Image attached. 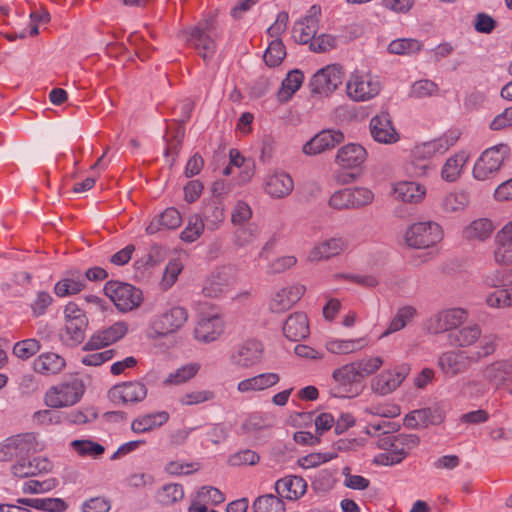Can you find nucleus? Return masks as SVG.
<instances>
[{
	"mask_svg": "<svg viewBox=\"0 0 512 512\" xmlns=\"http://www.w3.org/2000/svg\"><path fill=\"white\" fill-rule=\"evenodd\" d=\"M253 510L254 512H284L285 505L284 502L272 495L266 494L259 496L253 502Z\"/></svg>",
	"mask_w": 512,
	"mask_h": 512,
	"instance_id": "obj_52",
	"label": "nucleus"
},
{
	"mask_svg": "<svg viewBox=\"0 0 512 512\" xmlns=\"http://www.w3.org/2000/svg\"><path fill=\"white\" fill-rule=\"evenodd\" d=\"M348 189L353 209H361L369 206L375 199L374 192L368 187L353 186L348 187Z\"/></svg>",
	"mask_w": 512,
	"mask_h": 512,
	"instance_id": "obj_54",
	"label": "nucleus"
},
{
	"mask_svg": "<svg viewBox=\"0 0 512 512\" xmlns=\"http://www.w3.org/2000/svg\"><path fill=\"white\" fill-rule=\"evenodd\" d=\"M200 364L188 363L171 372L164 380L165 385H181L192 379L199 371Z\"/></svg>",
	"mask_w": 512,
	"mask_h": 512,
	"instance_id": "obj_51",
	"label": "nucleus"
},
{
	"mask_svg": "<svg viewBox=\"0 0 512 512\" xmlns=\"http://www.w3.org/2000/svg\"><path fill=\"white\" fill-rule=\"evenodd\" d=\"M468 318L467 310L459 307L446 308L430 315L424 322V329L433 335L457 329Z\"/></svg>",
	"mask_w": 512,
	"mask_h": 512,
	"instance_id": "obj_8",
	"label": "nucleus"
},
{
	"mask_svg": "<svg viewBox=\"0 0 512 512\" xmlns=\"http://www.w3.org/2000/svg\"><path fill=\"white\" fill-rule=\"evenodd\" d=\"M104 293L123 313L138 308L143 302L142 291L129 283L109 281L105 284Z\"/></svg>",
	"mask_w": 512,
	"mask_h": 512,
	"instance_id": "obj_7",
	"label": "nucleus"
},
{
	"mask_svg": "<svg viewBox=\"0 0 512 512\" xmlns=\"http://www.w3.org/2000/svg\"><path fill=\"white\" fill-rule=\"evenodd\" d=\"M69 447L80 457L97 458L105 451L104 446L89 439H76L69 443Z\"/></svg>",
	"mask_w": 512,
	"mask_h": 512,
	"instance_id": "obj_49",
	"label": "nucleus"
},
{
	"mask_svg": "<svg viewBox=\"0 0 512 512\" xmlns=\"http://www.w3.org/2000/svg\"><path fill=\"white\" fill-rule=\"evenodd\" d=\"M471 361V356L463 351H447L440 355L438 366L443 374L454 377L465 372Z\"/></svg>",
	"mask_w": 512,
	"mask_h": 512,
	"instance_id": "obj_29",
	"label": "nucleus"
},
{
	"mask_svg": "<svg viewBox=\"0 0 512 512\" xmlns=\"http://www.w3.org/2000/svg\"><path fill=\"white\" fill-rule=\"evenodd\" d=\"M427 159L416 158L413 156V149L410 153V159L403 165L404 172L411 177L424 178L427 177L430 171V165L424 163Z\"/></svg>",
	"mask_w": 512,
	"mask_h": 512,
	"instance_id": "obj_59",
	"label": "nucleus"
},
{
	"mask_svg": "<svg viewBox=\"0 0 512 512\" xmlns=\"http://www.w3.org/2000/svg\"><path fill=\"white\" fill-rule=\"evenodd\" d=\"M367 159L366 149L357 143L342 146L336 154V163L344 169L361 167Z\"/></svg>",
	"mask_w": 512,
	"mask_h": 512,
	"instance_id": "obj_34",
	"label": "nucleus"
},
{
	"mask_svg": "<svg viewBox=\"0 0 512 512\" xmlns=\"http://www.w3.org/2000/svg\"><path fill=\"white\" fill-rule=\"evenodd\" d=\"M348 246L343 237H331L316 243L307 253L306 261L318 263L339 255Z\"/></svg>",
	"mask_w": 512,
	"mask_h": 512,
	"instance_id": "obj_23",
	"label": "nucleus"
},
{
	"mask_svg": "<svg viewBox=\"0 0 512 512\" xmlns=\"http://www.w3.org/2000/svg\"><path fill=\"white\" fill-rule=\"evenodd\" d=\"M362 379L375 374L384 364V359L378 355H368L355 360Z\"/></svg>",
	"mask_w": 512,
	"mask_h": 512,
	"instance_id": "obj_58",
	"label": "nucleus"
},
{
	"mask_svg": "<svg viewBox=\"0 0 512 512\" xmlns=\"http://www.w3.org/2000/svg\"><path fill=\"white\" fill-rule=\"evenodd\" d=\"M337 456L338 453L335 450L310 453L306 456L300 457L298 459V464L303 469H311L321 464L327 463L337 458Z\"/></svg>",
	"mask_w": 512,
	"mask_h": 512,
	"instance_id": "obj_56",
	"label": "nucleus"
},
{
	"mask_svg": "<svg viewBox=\"0 0 512 512\" xmlns=\"http://www.w3.org/2000/svg\"><path fill=\"white\" fill-rule=\"evenodd\" d=\"M170 419L167 411H153L138 415L131 422V430L135 434H146L164 426Z\"/></svg>",
	"mask_w": 512,
	"mask_h": 512,
	"instance_id": "obj_33",
	"label": "nucleus"
},
{
	"mask_svg": "<svg viewBox=\"0 0 512 512\" xmlns=\"http://www.w3.org/2000/svg\"><path fill=\"white\" fill-rule=\"evenodd\" d=\"M238 228L234 231V243L239 247L252 244L259 237V227L254 223L237 225Z\"/></svg>",
	"mask_w": 512,
	"mask_h": 512,
	"instance_id": "obj_53",
	"label": "nucleus"
},
{
	"mask_svg": "<svg viewBox=\"0 0 512 512\" xmlns=\"http://www.w3.org/2000/svg\"><path fill=\"white\" fill-rule=\"evenodd\" d=\"M305 286L290 284L277 287L271 293L268 306L273 313H283L297 303L305 293Z\"/></svg>",
	"mask_w": 512,
	"mask_h": 512,
	"instance_id": "obj_18",
	"label": "nucleus"
},
{
	"mask_svg": "<svg viewBox=\"0 0 512 512\" xmlns=\"http://www.w3.org/2000/svg\"><path fill=\"white\" fill-rule=\"evenodd\" d=\"M460 135L459 130L451 129L435 139L416 144L413 147V156L429 160L443 155L458 142Z\"/></svg>",
	"mask_w": 512,
	"mask_h": 512,
	"instance_id": "obj_13",
	"label": "nucleus"
},
{
	"mask_svg": "<svg viewBox=\"0 0 512 512\" xmlns=\"http://www.w3.org/2000/svg\"><path fill=\"white\" fill-rule=\"evenodd\" d=\"M331 377L335 387L330 390V395L336 398H348L357 394L354 386L363 380L355 361L334 369Z\"/></svg>",
	"mask_w": 512,
	"mask_h": 512,
	"instance_id": "obj_9",
	"label": "nucleus"
},
{
	"mask_svg": "<svg viewBox=\"0 0 512 512\" xmlns=\"http://www.w3.org/2000/svg\"><path fill=\"white\" fill-rule=\"evenodd\" d=\"M215 398V392L209 389H203V390H190L185 393H183L179 399L178 402L182 406H194V405H200L205 402H209L214 400Z\"/></svg>",
	"mask_w": 512,
	"mask_h": 512,
	"instance_id": "obj_55",
	"label": "nucleus"
},
{
	"mask_svg": "<svg viewBox=\"0 0 512 512\" xmlns=\"http://www.w3.org/2000/svg\"><path fill=\"white\" fill-rule=\"evenodd\" d=\"M408 440L409 437L403 434H392L378 438L376 445L385 452L377 455L375 462L385 466L400 463L408 453L405 449Z\"/></svg>",
	"mask_w": 512,
	"mask_h": 512,
	"instance_id": "obj_11",
	"label": "nucleus"
},
{
	"mask_svg": "<svg viewBox=\"0 0 512 512\" xmlns=\"http://www.w3.org/2000/svg\"><path fill=\"white\" fill-rule=\"evenodd\" d=\"M292 177L284 171H274L264 179V191L274 199L285 198L293 191Z\"/></svg>",
	"mask_w": 512,
	"mask_h": 512,
	"instance_id": "obj_28",
	"label": "nucleus"
},
{
	"mask_svg": "<svg viewBox=\"0 0 512 512\" xmlns=\"http://www.w3.org/2000/svg\"><path fill=\"white\" fill-rule=\"evenodd\" d=\"M400 413L401 409L398 405L387 402L371 405L363 410V414L365 415L378 416L381 418H394L399 416Z\"/></svg>",
	"mask_w": 512,
	"mask_h": 512,
	"instance_id": "obj_62",
	"label": "nucleus"
},
{
	"mask_svg": "<svg viewBox=\"0 0 512 512\" xmlns=\"http://www.w3.org/2000/svg\"><path fill=\"white\" fill-rule=\"evenodd\" d=\"M128 331V325L124 321L115 322L110 327L94 333L85 344V350H98L122 339Z\"/></svg>",
	"mask_w": 512,
	"mask_h": 512,
	"instance_id": "obj_25",
	"label": "nucleus"
},
{
	"mask_svg": "<svg viewBox=\"0 0 512 512\" xmlns=\"http://www.w3.org/2000/svg\"><path fill=\"white\" fill-rule=\"evenodd\" d=\"M438 85L430 79H421L415 81L410 88L409 96L415 99H423L437 95Z\"/></svg>",
	"mask_w": 512,
	"mask_h": 512,
	"instance_id": "obj_57",
	"label": "nucleus"
},
{
	"mask_svg": "<svg viewBox=\"0 0 512 512\" xmlns=\"http://www.w3.org/2000/svg\"><path fill=\"white\" fill-rule=\"evenodd\" d=\"M40 350V343L34 338L18 341L13 347V354L22 360H27Z\"/></svg>",
	"mask_w": 512,
	"mask_h": 512,
	"instance_id": "obj_64",
	"label": "nucleus"
},
{
	"mask_svg": "<svg viewBox=\"0 0 512 512\" xmlns=\"http://www.w3.org/2000/svg\"><path fill=\"white\" fill-rule=\"evenodd\" d=\"M319 14L320 8L312 6L308 14L294 24L293 38L296 42L306 44L313 40L318 30Z\"/></svg>",
	"mask_w": 512,
	"mask_h": 512,
	"instance_id": "obj_30",
	"label": "nucleus"
},
{
	"mask_svg": "<svg viewBox=\"0 0 512 512\" xmlns=\"http://www.w3.org/2000/svg\"><path fill=\"white\" fill-rule=\"evenodd\" d=\"M87 326V318H78L72 321H65L64 331L61 334L63 341L71 346L81 343L84 340Z\"/></svg>",
	"mask_w": 512,
	"mask_h": 512,
	"instance_id": "obj_43",
	"label": "nucleus"
},
{
	"mask_svg": "<svg viewBox=\"0 0 512 512\" xmlns=\"http://www.w3.org/2000/svg\"><path fill=\"white\" fill-rule=\"evenodd\" d=\"M469 204L470 195L463 189L449 190L438 200L439 211L445 215L462 213Z\"/></svg>",
	"mask_w": 512,
	"mask_h": 512,
	"instance_id": "obj_31",
	"label": "nucleus"
},
{
	"mask_svg": "<svg viewBox=\"0 0 512 512\" xmlns=\"http://www.w3.org/2000/svg\"><path fill=\"white\" fill-rule=\"evenodd\" d=\"M481 336V329L477 324H470L451 332L449 339L452 344L460 347H468L474 344Z\"/></svg>",
	"mask_w": 512,
	"mask_h": 512,
	"instance_id": "obj_46",
	"label": "nucleus"
},
{
	"mask_svg": "<svg viewBox=\"0 0 512 512\" xmlns=\"http://www.w3.org/2000/svg\"><path fill=\"white\" fill-rule=\"evenodd\" d=\"M395 200L407 205H420L427 197V187L416 180H398L391 184Z\"/></svg>",
	"mask_w": 512,
	"mask_h": 512,
	"instance_id": "obj_17",
	"label": "nucleus"
},
{
	"mask_svg": "<svg viewBox=\"0 0 512 512\" xmlns=\"http://www.w3.org/2000/svg\"><path fill=\"white\" fill-rule=\"evenodd\" d=\"M18 457H24L30 453L40 452L44 449L43 442L35 432H25L12 435Z\"/></svg>",
	"mask_w": 512,
	"mask_h": 512,
	"instance_id": "obj_40",
	"label": "nucleus"
},
{
	"mask_svg": "<svg viewBox=\"0 0 512 512\" xmlns=\"http://www.w3.org/2000/svg\"><path fill=\"white\" fill-rule=\"evenodd\" d=\"M225 501V495L213 486H202L191 495L187 512H208L209 506H217Z\"/></svg>",
	"mask_w": 512,
	"mask_h": 512,
	"instance_id": "obj_24",
	"label": "nucleus"
},
{
	"mask_svg": "<svg viewBox=\"0 0 512 512\" xmlns=\"http://www.w3.org/2000/svg\"><path fill=\"white\" fill-rule=\"evenodd\" d=\"M203 220L205 227H207L209 231L218 230L225 220L224 208L218 204L210 206L204 212Z\"/></svg>",
	"mask_w": 512,
	"mask_h": 512,
	"instance_id": "obj_63",
	"label": "nucleus"
},
{
	"mask_svg": "<svg viewBox=\"0 0 512 512\" xmlns=\"http://www.w3.org/2000/svg\"><path fill=\"white\" fill-rule=\"evenodd\" d=\"M211 28L212 21L205 19L184 32L187 43L193 46L204 60L210 59L215 53V42L210 36Z\"/></svg>",
	"mask_w": 512,
	"mask_h": 512,
	"instance_id": "obj_14",
	"label": "nucleus"
},
{
	"mask_svg": "<svg viewBox=\"0 0 512 512\" xmlns=\"http://www.w3.org/2000/svg\"><path fill=\"white\" fill-rule=\"evenodd\" d=\"M275 490L282 498L297 500L306 493L307 483L300 476H286L276 481Z\"/></svg>",
	"mask_w": 512,
	"mask_h": 512,
	"instance_id": "obj_36",
	"label": "nucleus"
},
{
	"mask_svg": "<svg viewBox=\"0 0 512 512\" xmlns=\"http://www.w3.org/2000/svg\"><path fill=\"white\" fill-rule=\"evenodd\" d=\"M383 88L381 77L368 69H355L345 83L347 97L356 103L376 98Z\"/></svg>",
	"mask_w": 512,
	"mask_h": 512,
	"instance_id": "obj_2",
	"label": "nucleus"
},
{
	"mask_svg": "<svg viewBox=\"0 0 512 512\" xmlns=\"http://www.w3.org/2000/svg\"><path fill=\"white\" fill-rule=\"evenodd\" d=\"M62 413L52 408L39 409L31 415V423L35 427L47 428L57 426L63 423Z\"/></svg>",
	"mask_w": 512,
	"mask_h": 512,
	"instance_id": "obj_48",
	"label": "nucleus"
},
{
	"mask_svg": "<svg viewBox=\"0 0 512 512\" xmlns=\"http://www.w3.org/2000/svg\"><path fill=\"white\" fill-rule=\"evenodd\" d=\"M205 223L199 214L189 216L187 224L180 234V239L186 243H193L204 233Z\"/></svg>",
	"mask_w": 512,
	"mask_h": 512,
	"instance_id": "obj_50",
	"label": "nucleus"
},
{
	"mask_svg": "<svg viewBox=\"0 0 512 512\" xmlns=\"http://www.w3.org/2000/svg\"><path fill=\"white\" fill-rule=\"evenodd\" d=\"M65 366L64 357L54 352L41 353L33 362L34 371L45 376L59 374Z\"/></svg>",
	"mask_w": 512,
	"mask_h": 512,
	"instance_id": "obj_38",
	"label": "nucleus"
},
{
	"mask_svg": "<svg viewBox=\"0 0 512 512\" xmlns=\"http://www.w3.org/2000/svg\"><path fill=\"white\" fill-rule=\"evenodd\" d=\"M409 370L410 368L406 364L383 370L372 379V390L381 396L391 394L400 387L407 377Z\"/></svg>",
	"mask_w": 512,
	"mask_h": 512,
	"instance_id": "obj_16",
	"label": "nucleus"
},
{
	"mask_svg": "<svg viewBox=\"0 0 512 512\" xmlns=\"http://www.w3.org/2000/svg\"><path fill=\"white\" fill-rule=\"evenodd\" d=\"M17 503L47 512H61L68 507L61 498H19Z\"/></svg>",
	"mask_w": 512,
	"mask_h": 512,
	"instance_id": "obj_44",
	"label": "nucleus"
},
{
	"mask_svg": "<svg viewBox=\"0 0 512 512\" xmlns=\"http://www.w3.org/2000/svg\"><path fill=\"white\" fill-rule=\"evenodd\" d=\"M470 160V153L460 150L449 156L440 169V177L446 183L457 182Z\"/></svg>",
	"mask_w": 512,
	"mask_h": 512,
	"instance_id": "obj_32",
	"label": "nucleus"
},
{
	"mask_svg": "<svg viewBox=\"0 0 512 512\" xmlns=\"http://www.w3.org/2000/svg\"><path fill=\"white\" fill-rule=\"evenodd\" d=\"M263 358V345L256 339H250L236 346L231 353L230 361L238 368H251Z\"/></svg>",
	"mask_w": 512,
	"mask_h": 512,
	"instance_id": "obj_20",
	"label": "nucleus"
},
{
	"mask_svg": "<svg viewBox=\"0 0 512 512\" xmlns=\"http://www.w3.org/2000/svg\"><path fill=\"white\" fill-rule=\"evenodd\" d=\"M280 381V376L274 372H265L242 379L237 383V391L246 396H252L256 393L265 391Z\"/></svg>",
	"mask_w": 512,
	"mask_h": 512,
	"instance_id": "obj_27",
	"label": "nucleus"
},
{
	"mask_svg": "<svg viewBox=\"0 0 512 512\" xmlns=\"http://www.w3.org/2000/svg\"><path fill=\"white\" fill-rule=\"evenodd\" d=\"M368 346L366 337L359 338H337L329 337L325 340L324 347L330 354L343 356L361 351Z\"/></svg>",
	"mask_w": 512,
	"mask_h": 512,
	"instance_id": "obj_35",
	"label": "nucleus"
},
{
	"mask_svg": "<svg viewBox=\"0 0 512 512\" xmlns=\"http://www.w3.org/2000/svg\"><path fill=\"white\" fill-rule=\"evenodd\" d=\"M85 287V277L80 270H69L54 286L58 297H68L81 292Z\"/></svg>",
	"mask_w": 512,
	"mask_h": 512,
	"instance_id": "obj_37",
	"label": "nucleus"
},
{
	"mask_svg": "<svg viewBox=\"0 0 512 512\" xmlns=\"http://www.w3.org/2000/svg\"><path fill=\"white\" fill-rule=\"evenodd\" d=\"M304 81L303 73L294 69L287 73L283 79L280 89L277 92V99L281 103L288 102L293 95L300 89Z\"/></svg>",
	"mask_w": 512,
	"mask_h": 512,
	"instance_id": "obj_41",
	"label": "nucleus"
},
{
	"mask_svg": "<svg viewBox=\"0 0 512 512\" xmlns=\"http://www.w3.org/2000/svg\"><path fill=\"white\" fill-rule=\"evenodd\" d=\"M146 385L138 380L126 381L114 385L108 392L109 399L116 405H133L147 397Z\"/></svg>",
	"mask_w": 512,
	"mask_h": 512,
	"instance_id": "obj_15",
	"label": "nucleus"
},
{
	"mask_svg": "<svg viewBox=\"0 0 512 512\" xmlns=\"http://www.w3.org/2000/svg\"><path fill=\"white\" fill-rule=\"evenodd\" d=\"M423 48V42L415 38H398L391 41L388 51L395 55L412 56L419 53Z\"/></svg>",
	"mask_w": 512,
	"mask_h": 512,
	"instance_id": "obj_47",
	"label": "nucleus"
},
{
	"mask_svg": "<svg viewBox=\"0 0 512 512\" xmlns=\"http://www.w3.org/2000/svg\"><path fill=\"white\" fill-rule=\"evenodd\" d=\"M84 393V382L79 378H71L50 386L44 392L43 403L52 409L70 408L81 401Z\"/></svg>",
	"mask_w": 512,
	"mask_h": 512,
	"instance_id": "obj_3",
	"label": "nucleus"
},
{
	"mask_svg": "<svg viewBox=\"0 0 512 512\" xmlns=\"http://www.w3.org/2000/svg\"><path fill=\"white\" fill-rule=\"evenodd\" d=\"M286 55L285 47L280 39H272L264 53V61L270 67L278 66Z\"/></svg>",
	"mask_w": 512,
	"mask_h": 512,
	"instance_id": "obj_60",
	"label": "nucleus"
},
{
	"mask_svg": "<svg viewBox=\"0 0 512 512\" xmlns=\"http://www.w3.org/2000/svg\"><path fill=\"white\" fill-rule=\"evenodd\" d=\"M342 77L343 72L340 66L327 65L313 75L312 91L320 95H330L342 84Z\"/></svg>",
	"mask_w": 512,
	"mask_h": 512,
	"instance_id": "obj_19",
	"label": "nucleus"
},
{
	"mask_svg": "<svg viewBox=\"0 0 512 512\" xmlns=\"http://www.w3.org/2000/svg\"><path fill=\"white\" fill-rule=\"evenodd\" d=\"M157 496L162 504L171 505L183 499L184 489L180 484H166L158 491Z\"/></svg>",
	"mask_w": 512,
	"mask_h": 512,
	"instance_id": "obj_61",
	"label": "nucleus"
},
{
	"mask_svg": "<svg viewBox=\"0 0 512 512\" xmlns=\"http://www.w3.org/2000/svg\"><path fill=\"white\" fill-rule=\"evenodd\" d=\"M283 333L291 341H299L306 338L310 333L306 314L302 312L291 314L284 322Z\"/></svg>",
	"mask_w": 512,
	"mask_h": 512,
	"instance_id": "obj_39",
	"label": "nucleus"
},
{
	"mask_svg": "<svg viewBox=\"0 0 512 512\" xmlns=\"http://www.w3.org/2000/svg\"><path fill=\"white\" fill-rule=\"evenodd\" d=\"M344 135L337 129H325L317 133L302 148L305 155L314 156L333 149L337 144L342 142Z\"/></svg>",
	"mask_w": 512,
	"mask_h": 512,
	"instance_id": "obj_21",
	"label": "nucleus"
},
{
	"mask_svg": "<svg viewBox=\"0 0 512 512\" xmlns=\"http://www.w3.org/2000/svg\"><path fill=\"white\" fill-rule=\"evenodd\" d=\"M511 155L507 144L500 143L484 150L477 158L472 169V176L477 181L493 178Z\"/></svg>",
	"mask_w": 512,
	"mask_h": 512,
	"instance_id": "obj_4",
	"label": "nucleus"
},
{
	"mask_svg": "<svg viewBox=\"0 0 512 512\" xmlns=\"http://www.w3.org/2000/svg\"><path fill=\"white\" fill-rule=\"evenodd\" d=\"M187 320L188 313L185 308L171 307L151 320L146 336L151 340L168 337L180 330Z\"/></svg>",
	"mask_w": 512,
	"mask_h": 512,
	"instance_id": "obj_5",
	"label": "nucleus"
},
{
	"mask_svg": "<svg viewBox=\"0 0 512 512\" xmlns=\"http://www.w3.org/2000/svg\"><path fill=\"white\" fill-rule=\"evenodd\" d=\"M493 258L500 266H512V220L496 232Z\"/></svg>",
	"mask_w": 512,
	"mask_h": 512,
	"instance_id": "obj_22",
	"label": "nucleus"
},
{
	"mask_svg": "<svg viewBox=\"0 0 512 512\" xmlns=\"http://www.w3.org/2000/svg\"><path fill=\"white\" fill-rule=\"evenodd\" d=\"M512 379V359L494 361L482 367L477 375L463 381L461 394L479 399L491 390H498Z\"/></svg>",
	"mask_w": 512,
	"mask_h": 512,
	"instance_id": "obj_1",
	"label": "nucleus"
},
{
	"mask_svg": "<svg viewBox=\"0 0 512 512\" xmlns=\"http://www.w3.org/2000/svg\"><path fill=\"white\" fill-rule=\"evenodd\" d=\"M444 238L442 226L432 220L411 224L404 235L406 244L416 249H428L438 245Z\"/></svg>",
	"mask_w": 512,
	"mask_h": 512,
	"instance_id": "obj_6",
	"label": "nucleus"
},
{
	"mask_svg": "<svg viewBox=\"0 0 512 512\" xmlns=\"http://www.w3.org/2000/svg\"><path fill=\"white\" fill-rule=\"evenodd\" d=\"M494 229L495 226L490 219L479 218L465 226L462 234L467 240L485 241L491 236Z\"/></svg>",
	"mask_w": 512,
	"mask_h": 512,
	"instance_id": "obj_42",
	"label": "nucleus"
},
{
	"mask_svg": "<svg viewBox=\"0 0 512 512\" xmlns=\"http://www.w3.org/2000/svg\"><path fill=\"white\" fill-rule=\"evenodd\" d=\"M416 315L417 310L415 307L410 305L400 307L380 338H385L392 333L402 330Z\"/></svg>",
	"mask_w": 512,
	"mask_h": 512,
	"instance_id": "obj_45",
	"label": "nucleus"
},
{
	"mask_svg": "<svg viewBox=\"0 0 512 512\" xmlns=\"http://www.w3.org/2000/svg\"><path fill=\"white\" fill-rule=\"evenodd\" d=\"M225 329L222 314L217 309L202 312L196 321L194 337L198 342L211 343L220 338Z\"/></svg>",
	"mask_w": 512,
	"mask_h": 512,
	"instance_id": "obj_10",
	"label": "nucleus"
},
{
	"mask_svg": "<svg viewBox=\"0 0 512 512\" xmlns=\"http://www.w3.org/2000/svg\"><path fill=\"white\" fill-rule=\"evenodd\" d=\"M369 128L372 138L378 143L393 144L400 139V135L394 128L388 113H381L372 117Z\"/></svg>",
	"mask_w": 512,
	"mask_h": 512,
	"instance_id": "obj_26",
	"label": "nucleus"
},
{
	"mask_svg": "<svg viewBox=\"0 0 512 512\" xmlns=\"http://www.w3.org/2000/svg\"><path fill=\"white\" fill-rule=\"evenodd\" d=\"M237 278L238 273L234 266H222L207 277L202 292L207 297H220L231 290Z\"/></svg>",
	"mask_w": 512,
	"mask_h": 512,
	"instance_id": "obj_12",
	"label": "nucleus"
}]
</instances>
